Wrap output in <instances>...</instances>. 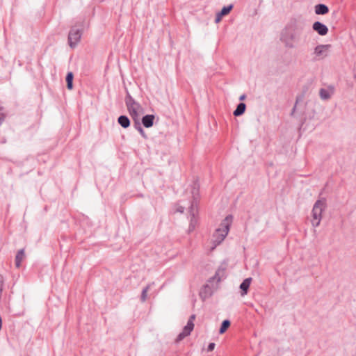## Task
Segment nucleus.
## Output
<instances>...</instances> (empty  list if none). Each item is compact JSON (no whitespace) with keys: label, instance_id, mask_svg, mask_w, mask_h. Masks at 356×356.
<instances>
[{"label":"nucleus","instance_id":"f257e3e1","mask_svg":"<svg viewBox=\"0 0 356 356\" xmlns=\"http://www.w3.org/2000/svg\"><path fill=\"white\" fill-rule=\"evenodd\" d=\"M232 220V216H227L220 223L219 227L216 229L213 235V243L214 246L212 249L215 248L225 240L229 233Z\"/></svg>","mask_w":356,"mask_h":356},{"label":"nucleus","instance_id":"f03ea898","mask_svg":"<svg viewBox=\"0 0 356 356\" xmlns=\"http://www.w3.org/2000/svg\"><path fill=\"white\" fill-rule=\"evenodd\" d=\"M226 277V267L220 266L218 268L215 275L208 280V284L204 286L205 290L211 294L212 293L211 289H216L218 284Z\"/></svg>","mask_w":356,"mask_h":356},{"label":"nucleus","instance_id":"7ed1b4c3","mask_svg":"<svg viewBox=\"0 0 356 356\" xmlns=\"http://www.w3.org/2000/svg\"><path fill=\"white\" fill-rule=\"evenodd\" d=\"M325 208L326 203L324 200H319L315 202L312 211V224L313 227H317L319 226L322 219V213Z\"/></svg>","mask_w":356,"mask_h":356},{"label":"nucleus","instance_id":"20e7f679","mask_svg":"<svg viewBox=\"0 0 356 356\" xmlns=\"http://www.w3.org/2000/svg\"><path fill=\"white\" fill-rule=\"evenodd\" d=\"M125 103L133 120L138 121L140 113L143 111L140 104L136 102L130 95H127L126 97Z\"/></svg>","mask_w":356,"mask_h":356},{"label":"nucleus","instance_id":"39448f33","mask_svg":"<svg viewBox=\"0 0 356 356\" xmlns=\"http://www.w3.org/2000/svg\"><path fill=\"white\" fill-rule=\"evenodd\" d=\"M330 47V44L317 45L312 53L313 60H320L327 57Z\"/></svg>","mask_w":356,"mask_h":356},{"label":"nucleus","instance_id":"423d86ee","mask_svg":"<svg viewBox=\"0 0 356 356\" xmlns=\"http://www.w3.org/2000/svg\"><path fill=\"white\" fill-rule=\"evenodd\" d=\"M188 212L190 213V225L188 227V232H193L197 225V220L195 216L197 213V204L196 200H193L188 207Z\"/></svg>","mask_w":356,"mask_h":356},{"label":"nucleus","instance_id":"0eeeda50","mask_svg":"<svg viewBox=\"0 0 356 356\" xmlns=\"http://www.w3.org/2000/svg\"><path fill=\"white\" fill-rule=\"evenodd\" d=\"M195 318V315L193 314L190 316L188 322H187V324L186 326H184V327L183 328L181 332H180L179 334V335L177 336V338L176 339V341L177 342L179 341H181V340H183L185 337H186L187 336L190 335L191 332H192V330H193L194 328V323H193V321Z\"/></svg>","mask_w":356,"mask_h":356},{"label":"nucleus","instance_id":"6e6552de","mask_svg":"<svg viewBox=\"0 0 356 356\" xmlns=\"http://www.w3.org/2000/svg\"><path fill=\"white\" fill-rule=\"evenodd\" d=\"M81 38V31L80 29L74 27L72 28L68 35L69 44L72 48L75 47Z\"/></svg>","mask_w":356,"mask_h":356},{"label":"nucleus","instance_id":"1a4fd4ad","mask_svg":"<svg viewBox=\"0 0 356 356\" xmlns=\"http://www.w3.org/2000/svg\"><path fill=\"white\" fill-rule=\"evenodd\" d=\"M282 40L286 47L293 48L295 47V43L299 42L300 35L297 33H291L289 36L283 37Z\"/></svg>","mask_w":356,"mask_h":356},{"label":"nucleus","instance_id":"9d476101","mask_svg":"<svg viewBox=\"0 0 356 356\" xmlns=\"http://www.w3.org/2000/svg\"><path fill=\"white\" fill-rule=\"evenodd\" d=\"M312 29L321 36H324L328 33L327 26L320 22H315L312 25Z\"/></svg>","mask_w":356,"mask_h":356},{"label":"nucleus","instance_id":"9b49d317","mask_svg":"<svg viewBox=\"0 0 356 356\" xmlns=\"http://www.w3.org/2000/svg\"><path fill=\"white\" fill-rule=\"evenodd\" d=\"M334 94V88L329 87L328 88H321L319 91V95L321 99L327 100Z\"/></svg>","mask_w":356,"mask_h":356},{"label":"nucleus","instance_id":"f8f14e48","mask_svg":"<svg viewBox=\"0 0 356 356\" xmlns=\"http://www.w3.org/2000/svg\"><path fill=\"white\" fill-rule=\"evenodd\" d=\"M232 8H233V5L232 4H230V5L227 6L223 7L222 8V10H220V12L217 13L216 19H215V22L216 23L220 22L221 19H222V16L227 15L231 11Z\"/></svg>","mask_w":356,"mask_h":356},{"label":"nucleus","instance_id":"ddd939ff","mask_svg":"<svg viewBox=\"0 0 356 356\" xmlns=\"http://www.w3.org/2000/svg\"><path fill=\"white\" fill-rule=\"evenodd\" d=\"M155 116L154 115H146L142 118V123L146 128H149L154 124V120Z\"/></svg>","mask_w":356,"mask_h":356},{"label":"nucleus","instance_id":"4468645a","mask_svg":"<svg viewBox=\"0 0 356 356\" xmlns=\"http://www.w3.org/2000/svg\"><path fill=\"white\" fill-rule=\"evenodd\" d=\"M314 11L316 15H325L329 12V8L326 5L319 3L314 6Z\"/></svg>","mask_w":356,"mask_h":356},{"label":"nucleus","instance_id":"2eb2a0df","mask_svg":"<svg viewBox=\"0 0 356 356\" xmlns=\"http://www.w3.org/2000/svg\"><path fill=\"white\" fill-rule=\"evenodd\" d=\"M252 278L248 277L245 279L243 282L240 285V289L242 291V295L247 294L248 290L250 287V285L251 284Z\"/></svg>","mask_w":356,"mask_h":356},{"label":"nucleus","instance_id":"dca6fc26","mask_svg":"<svg viewBox=\"0 0 356 356\" xmlns=\"http://www.w3.org/2000/svg\"><path fill=\"white\" fill-rule=\"evenodd\" d=\"M118 122L123 128H127L130 125V120L126 115H120L118 119Z\"/></svg>","mask_w":356,"mask_h":356},{"label":"nucleus","instance_id":"f3484780","mask_svg":"<svg viewBox=\"0 0 356 356\" xmlns=\"http://www.w3.org/2000/svg\"><path fill=\"white\" fill-rule=\"evenodd\" d=\"M24 257V250H19L15 257V266L17 268H19L21 265V262Z\"/></svg>","mask_w":356,"mask_h":356},{"label":"nucleus","instance_id":"a211bd4d","mask_svg":"<svg viewBox=\"0 0 356 356\" xmlns=\"http://www.w3.org/2000/svg\"><path fill=\"white\" fill-rule=\"evenodd\" d=\"M246 108V105L244 103H239L233 114L235 116H239L244 113Z\"/></svg>","mask_w":356,"mask_h":356},{"label":"nucleus","instance_id":"6ab92c4d","mask_svg":"<svg viewBox=\"0 0 356 356\" xmlns=\"http://www.w3.org/2000/svg\"><path fill=\"white\" fill-rule=\"evenodd\" d=\"M72 81H73V73L71 72H68L66 76V81H67V87L69 90H72L73 88Z\"/></svg>","mask_w":356,"mask_h":356},{"label":"nucleus","instance_id":"aec40b11","mask_svg":"<svg viewBox=\"0 0 356 356\" xmlns=\"http://www.w3.org/2000/svg\"><path fill=\"white\" fill-rule=\"evenodd\" d=\"M230 325V321L229 320H225L222 321L221 326L219 330L220 334H223Z\"/></svg>","mask_w":356,"mask_h":356},{"label":"nucleus","instance_id":"412c9836","mask_svg":"<svg viewBox=\"0 0 356 356\" xmlns=\"http://www.w3.org/2000/svg\"><path fill=\"white\" fill-rule=\"evenodd\" d=\"M134 122H135L134 127H135L136 129H137L139 131V133L141 134V136L144 138H146L147 136H146L143 129L142 128L140 123L139 122V120L138 121H134Z\"/></svg>","mask_w":356,"mask_h":356},{"label":"nucleus","instance_id":"4be33fe9","mask_svg":"<svg viewBox=\"0 0 356 356\" xmlns=\"http://www.w3.org/2000/svg\"><path fill=\"white\" fill-rule=\"evenodd\" d=\"M150 286H151V284H149L143 289L142 293H141V297H140L142 302H145L146 300L147 293L148 290L150 288Z\"/></svg>","mask_w":356,"mask_h":356},{"label":"nucleus","instance_id":"5701e85b","mask_svg":"<svg viewBox=\"0 0 356 356\" xmlns=\"http://www.w3.org/2000/svg\"><path fill=\"white\" fill-rule=\"evenodd\" d=\"M5 118H6V115L4 113V108L2 106H0V124H2Z\"/></svg>","mask_w":356,"mask_h":356},{"label":"nucleus","instance_id":"b1692460","mask_svg":"<svg viewBox=\"0 0 356 356\" xmlns=\"http://www.w3.org/2000/svg\"><path fill=\"white\" fill-rule=\"evenodd\" d=\"M184 209H185V207H184V206H182V205H178V206H177V208L176 209V211H177V212H179V213H184Z\"/></svg>","mask_w":356,"mask_h":356},{"label":"nucleus","instance_id":"393cba45","mask_svg":"<svg viewBox=\"0 0 356 356\" xmlns=\"http://www.w3.org/2000/svg\"><path fill=\"white\" fill-rule=\"evenodd\" d=\"M215 343H210L208 346V348H207V350L209 352H211L212 350H213L214 348H215Z\"/></svg>","mask_w":356,"mask_h":356},{"label":"nucleus","instance_id":"a878e982","mask_svg":"<svg viewBox=\"0 0 356 356\" xmlns=\"http://www.w3.org/2000/svg\"><path fill=\"white\" fill-rule=\"evenodd\" d=\"M304 27H305L304 23H301L297 26V29L298 31H301L304 29Z\"/></svg>","mask_w":356,"mask_h":356},{"label":"nucleus","instance_id":"bb28decb","mask_svg":"<svg viewBox=\"0 0 356 356\" xmlns=\"http://www.w3.org/2000/svg\"><path fill=\"white\" fill-rule=\"evenodd\" d=\"M245 98V95H241V97H239V100H244Z\"/></svg>","mask_w":356,"mask_h":356},{"label":"nucleus","instance_id":"cd10ccee","mask_svg":"<svg viewBox=\"0 0 356 356\" xmlns=\"http://www.w3.org/2000/svg\"><path fill=\"white\" fill-rule=\"evenodd\" d=\"M296 108V105H295L294 107L293 108V110H292V112H291V115H293V113L295 112Z\"/></svg>","mask_w":356,"mask_h":356}]
</instances>
